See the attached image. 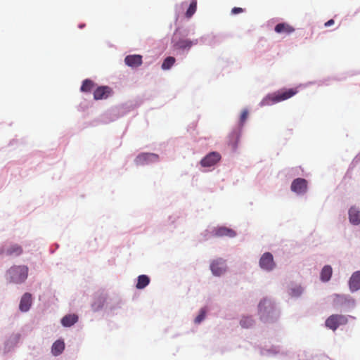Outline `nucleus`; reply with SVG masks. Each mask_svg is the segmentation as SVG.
Masks as SVG:
<instances>
[{
  "label": "nucleus",
  "mask_w": 360,
  "mask_h": 360,
  "mask_svg": "<svg viewBox=\"0 0 360 360\" xmlns=\"http://www.w3.org/2000/svg\"><path fill=\"white\" fill-rule=\"evenodd\" d=\"M298 92L296 88L289 89H281L271 94L268 95L262 101V105H270L275 103H278L285 100H287Z\"/></svg>",
  "instance_id": "obj_1"
},
{
  "label": "nucleus",
  "mask_w": 360,
  "mask_h": 360,
  "mask_svg": "<svg viewBox=\"0 0 360 360\" xmlns=\"http://www.w3.org/2000/svg\"><path fill=\"white\" fill-rule=\"evenodd\" d=\"M8 274L12 282L20 283L27 278L28 268L26 266H14L9 269Z\"/></svg>",
  "instance_id": "obj_2"
},
{
  "label": "nucleus",
  "mask_w": 360,
  "mask_h": 360,
  "mask_svg": "<svg viewBox=\"0 0 360 360\" xmlns=\"http://www.w3.org/2000/svg\"><path fill=\"white\" fill-rule=\"evenodd\" d=\"M347 318L342 314H333L326 321V326L333 330H335L340 326L347 324Z\"/></svg>",
  "instance_id": "obj_3"
},
{
  "label": "nucleus",
  "mask_w": 360,
  "mask_h": 360,
  "mask_svg": "<svg viewBox=\"0 0 360 360\" xmlns=\"http://www.w3.org/2000/svg\"><path fill=\"white\" fill-rule=\"evenodd\" d=\"M23 249L21 245L13 243L8 245H4L0 249V255L9 257H18L22 255Z\"/></svg>",
  "instance_id": "obj_4"
},
{
  "label": "nucleus",
  "mask_w": 360,
  "mask_h": 360,
  "mask_svg": "<svg viewBox=\"0 0 360 360\" xmlns=\"http://www.w3.org/2000/svg\"><path fill=\"white\" fill-rule=\"evenodd\" d=\"M259 266L264 270H272L275 266L273 255L270 252L263 254L259 260Z\"/></svg>",
  "instance_id": "obj_5"
},
{
  "label": "nucleus",
  "mask_w": 360,
  "mask_h": 360,
  "mask_svg": "<svg viewBox=\"0 0 360 360\" xmlns=\"http://www.w3.org/2000/svg\"><path fill=\"white\" fill-rule=\"evenodd\" d=\"M210 269L214 276H219L222 275L226 269L225 261L221 258L212 261L210 264Z\"/></svg>",
  "instance_id": "obj_6"
},
{
  "label": "nucleus",
  "mask_w": 360,
  "mask_h": 360,
  "mask_svg": "<svg viewBox=\"0 0 360 360\" xmlns=\"http://www.w3.org/2000/svg\"><path fill=\"white\" fill-rule=\"evenodd\" d=\"M221 159V155L217 152H211L200 161V165L204 167H212L216 165Z\"/></svg>",
  "instance_id": "obj_7"
},
{
  "label": "nucleus",
  "mask_w": 360,
  "mask_h": 360,
  "mask_svg": "<svg viewBox=\"0 0 360 360\" xmlns=\"http://www.w3.org/2000/svg\"><path fill=\"white\" fill-rule=\"evenodd\" d=\"M292 191L297 194H303L307 189V181L304 179L297 178L295 179L291 184Z\"/></svg>",
  "instance_id": "obj_8"
},
{
  "label": "nucleus",
  "mask_w": 360,
  "mask_h": 360,
  "mask_svg": "<svg viewBox=\"0 0 360 360\" xmlns=\"http://www.w3.org/2000/svg\"><path fill=\"white\" fill-rule=\"evenodd\" d=\"M158 159V155L155 153H145L139 155L136 158L135 162L136 165H145L149 162H156Z\"/></svg>",
  "instance_id": "obj_9"
},
{
  "label": "nucleus",
  "mask_w": 360,
  "mask_h": 360,
  "mask_svg": "<svg viewBox=\"0 0 360 360\" xmlns=\"http://www.w3.org/2000/svg\"><path fill=\"white\" fill-rule=\"evenodd\" d=\"M112 93V89L108 86H101L98 87L94 92V98L95 100H101L108 98Z\"/></svg>",
  "instance_id": "obj_10"
},
{
  "label": "nucleus",
  "mask_w": 360,
  "mask_h": 360,
  "mask_svg": "<svg viewBox=\"0 0 360 360\" xmlns=\"http://www.w3.org/2000/svg\"><path fill=\"white\" fill-rule=\"evenodd\" d=\"M198 40L195 39L191 41L188 39H180L174 43V48L175 49L188 50L193 44H197Z\"/></svg>",
  "instance_id": "obj_11"
},
{
  "label": "nucleus",
  "mask_w": 360,
  "mask_h": 360,
  "mask_svg": "<svg viewBox=\"0 0 360 360\" xmlns=\"http://www.w3.org/2000/svg\"><path fill=\"white\" fill-rule=\"evenodd\" d=\"M214 236L217 237L226 236L229 238H233L236 236V233L235 231L225 226H221L214 229Z\"/></svg>",
  "instance_id": "obj_12"
},
{
  "label": "nucleus",
  "mask_w": 360,
  "mask_h": 360,
  "mask_svg": "<svg viewBox=\"0 0 360 360\" xmlns=\"http://www.w3.org/2000/svg\"><path fill=\"white\" fill-rule=\"evenodd\" d=\"M125 64L131 68H137L142 64L141 55H129L124 58Z\"/></svg>",
  "instance_id": "obj_13"
},
{
  "label": "nucleus",
  "mask_w": 360,
  "mask_h": 360,
  "mask_svg": "<svg viewBox=\"0 0 360 360\" xmlns=\"http://www.w3.org/2000/svg\"><path fill=\"white\" fill-rule=\"evenodd\" d=\"M32 305V295L26 292L21 297L19 309L21 311H27Z\"/></svg>",
  "instance_id": "obj_14"
},
{
  "label": "nucleus",
  "mask_w": 360,
  "mask_h": 360,
  "mask_svg": "<svg viewBox=\"0 0 360 360\" xmlns=\"http://www.w3.org/2000/svg\"><path fill=\"white\" fill-rule=\"evenodd\" d=\"M274 30L278 34H290L295 31V28L286 22H281L276 25Z\"/></svg>",
  "instance_id": "obj_15"
},
{
  "label": "nucleus",
  "mask_w": 360,
  "mask_h": 360,
  "mask_svg": "<svg viewBox=\"0 0 360 360\" xmlns=\"http://www.w3.org/2000/svg\"><path fill=\"white\" fill-rule=\"evenodd\" d=\"M349 288L352 291H356L360 288V271L354 272L349 282Z\"/></svg>",
  "instance_id": "obj_16"
},
{
  "label": "nucleus",
  "mask_w": 360,
  "mask_h": 360,
  "mask_svg": "<svg viewBox=\"0 0 360 360\" xmlns=\"http://www.w3.org/2000/svg\"><path fill=\"white\" fill-rule=\"evenodd\" d=\"M349 218L352 224H360V210L355 207H352L349 210Z\"/></svg>",
  "instance_id": "obj_17"
},
{
  "label": "nucleus",
  "mask_w": 360,
  "mask_h": 360,
  "mask_svg": "<svg viewBox=\"0 0 360 360\" xmlns=\"http://www.w3.org/2000/svg\"><path fill=\"white\" fill-rule=\"evenodd\" d=\"M78 316L76 314H68L61 319V323L65 327H70L77 323Z\"/></svg>",
  "instance_id": "obj_18"
},
{
  "label": "nucleus",
  "mask_w": 360,
  "mask_h": 360,
  "mask_svg": "<svg viewBox=\"0 0 360 360\" xmlns=\"http://www.w3.org/2000/svg\"><path fill=\"white\" fill-rule=\"evenodd\" d=\"M65 349V343L62 340L56 341L51 347V352L54 356L60 354Z\"/></svg>",
  "instance_id": "obj_19"
},
{
  "label": "nucleus",
  "mask_w": 360,
  "mask_h": 360,
  "mask_svg": "<svg viewBox=\"0 0 360 360\" xmlns=\"http://www.w3.org/2000/svg\"><path fill=\"white\" fill-rule=\"evenodd\" d=\"M332 268L329 265L325 266L321 272V281L326 282L328 281L332 276Z\"/></svg>",
  "instance_id": "obj_20"
},
{
  "label": "nucleus",
  "mask_w": 360,
  "mask_h": 360,
  "mask_svg": "<svg viewBox=\"0 0 360 360\" xmlns=\"http://www.w3.org/2000/svg\"><path fill=\"white\" fill-rule=\"evenodd\" d=\"M150 283V278L146 275H141L138 277L137 283L136 285V288L143 289L146 287Z\"/></svg>",
  "instance_id": "obj_21"
},
{
  "label": "nucleus",
  "mask_w": 360,
  "mask_h": 360,
  "mask_svg": "<svg viewBox=\"0 0 360 360\" xmlns=\"http://www.w3.org/2000/svg\"><path fill=\"white\" fill-rule=\"evenodd\" d=\"M105 302V297L99 296L95 299L94 302L91 304L92 309L94 311H97L102 309Z\"/></svg>",
  "instance_id": "obj_22"
},
{
  "label": "nucleus",
  "mask_w": 360,
  "mask_h": 360,
  "mask_svg": "<svg viewBox=\"0 0 360 360\" xmlns=\"http://www.w3.org/2000/svg\"><path fill=\"white\" fill-rule=\"evenodd\" d=\"M94 86V82L91 79H86L82 83L81 91L83 92H90Z\"/></svg>",
  "instance_id": "obj_23"
},
{
  "label": "nucleus",
  "mask_w": 360,
  "mask_h": 360,
  "mask_svg": "<svg viewBox=\"0 0 360 360\" xmlns=\"http://www.w3.org/2000/svg\"><path fill=\"white\" fill-rule=\"evenodd\" d=\"M197 8V1L196 0H192L186 12V16L188 18H190L193 16V15L195 13Z\"/></svg>",
  "instance_id": "obj_24"
},
{
  "label": "nucleus",
  "mask_w": 360,
  "mask_h": 360,
  "mask_svg": "<svg viewBox=\"0 0 360 360\" xmlns=\"http://www.w3.org/2000/svg\"><path fill=\"white\" fill-rule=\"evenodd\" d=\"M175 61L176 60L174 57H167L162 64V68L163 70H169L174 64Z\"/></svg>",
  "instance_id": "obj_25"
},
{
  "label": "nucleus",
  "mask_w": 360,
  "mask_h": 360,
  "mask_svg": "<svg viewBox=\"0 0 360 360\" xmlns=\"http://www.w3.org/2000/svg\"><path fill=\"white\" fill-rule=\"evenodd\" d=\"M240 323L243 328H248L253 325L254 321L250 316H245L241 319Z\"/></svg>",
  "instance_id": "obj_26"
},
{
  "label": "nucleus",
  "mask_w": 360,
  "mask_h": 360,
  "mask_svg": "<svg viewBox=\"0 0 360 360\" xmlns=\"http://www.w3.org/2000/svg\"><path fill=\"white\" fill-rule=\"evenodd\" d=\"M206 311L204 309H201L199 314L195 319V323L198 324L205 318Z\"/></svg>",
  "instance_id": "obj_27"
},
{
  "label": "nucleus",
  "mask_w": 360,
  "mask_h": 360,
  "mask_svg": "<svg viewBox=\"0 0 360 360\" xmlns=\"http://www.w3.org/2000/svg\"><path fill=\"white\" fill-rule=\"evenodd\" d=\"M231 137L233 139V142H231L230 144L231 145L232 148L235 149L237 146L239 135L238 133L234 132L231 134Z\"/></svg>",
  "instance_id": "obj_28"
},
{
  "label": "nucleus",
  "mask_w": 360,
  "mask_h": 360,
  "mask_svg": "<svg viewBox=\"0 0 360 360\" xmlns=\"http://www.w3.org/2000/svg\"><path fill=\"white\" fill-rule=\"evenodd\" d=\"M248 110L247 109H244L242 111L240 117V123L241 125H243L245 123V122L248 119Z\"/></svg>",
  "instance_id": "obj_29"
},
{
  "label": "nucleus",
  "mask_w": 360,
  "mask_h": 360,
  "mask_svg": "<svg viewBox=\"0 0 360 360\" xmlns=\"http://www.w3.org/2000/svg\"><path fill=\"white\" fill-rule=\"evenodd\" d=\"M302 288L300 287H297V288H294L291 290V295L292 296H299L302 293Z\"/></svg>",
  "instance_id": "obj_30"
},
{
  "label": "nucleus",
  "mask_w": 360,
  "mask_h": 360,
  "mask_svg": "<svg viewBox=\"0 0 360 360\" xmlns=\"http://www.w3.org/2000/svg\"><path fill=\"white\" fill-rule=\"evenodd\" d=\"M266 304H268V305H269V306H270V305H271V303H270V302H269V301H268V300H262V301H261V302H259V311H260V312H262V310H263V307H264V306H265Z\"/></svg>",
  "instance_id": "obj_31"
},
{
  "label": "nucleus",
  "mask_w": 360,
  "mask_h": 360,
  "mask_svg": "<svg viewBox=\"0 0 360 360\" xmlns=\"http://www.w3.org/2000/svg\"><path fill=\"white\" fill-rule=\"evenodd\" d=\"M243 12V9L240 7H234L231 10V13L233 15L238 14Z\"/></svg>",
  "instance_id": "obj_32"
},
{
  "label": "nucleus",
  "mask_w": 360,
  "mask_h": 360,
  "mask_svg": "<svg viewBox=\"0 0 360 360\" xmlns=\"http://www.w3.org/2000/svg\"><path fill=\"white\" fill-rule=\"evenodd\" d=\"M335 23L334 20L333 19L329 20L326 22H325L324 25L325 27H329L333 25Z\"/></svg>",
  "instance_id": "obj_33"
}]
</instances>
